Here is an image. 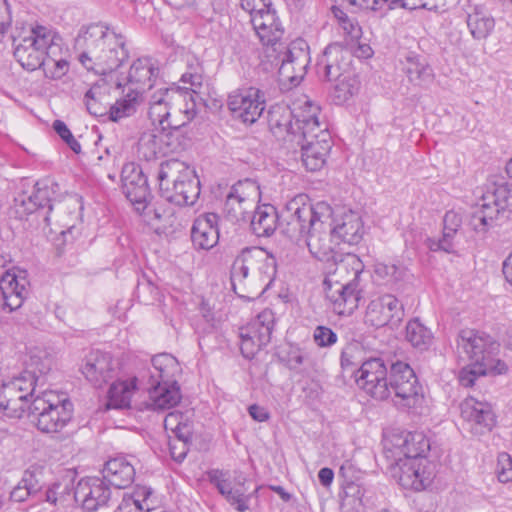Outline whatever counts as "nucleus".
<instances>
[{
  "label": "nucleus",
  "mask_w": 512,
  "mask_h": 512,
  "mask_svg": "<svg viewBox=\"0 0 512 512\" xmlns=\"http://www.w3.org/2000/svg\"><path fill=\"white\" fill-rule=\"evenodd\" d=\"M116 369L110 353L92 350L86 355L81 371L94 387L101 388L116 376Z\"/></svg>",
  "instance_id": "20"
},
{
  "label": "nucleus",
  "mask_w": 512,
  "mask_h": 512,
  "mask_svg": "<svg viewBox=\"0 0 512 512\" xmlns=\"http://www.w3.org/2000/svg\"><path fill=\"white\" fill-rule=\"evenodd\" d=\"M14 46V57L27 71H35L48 66L45 56L54 46L52 31L44 26L29 28L28 31L16 29L11 35Z\"/></svg>",
  "instance_id": "6"
},
{
  "label": "nucleus",
  "mask_w": 512,
  "mask_h": 512,
  "mask_svg": "<svg viewBox=\"0 0 512 512\" xmlns=\"http://www.w3.org/2000/svg\"><path fill=\"white\" fill-rule=\"evenodd\" d=\"M228 107L236 118L253 124L265 109V94L255 87L234 91L228 96Z\"/></svg>",
  "instance_id": "14"
},
{
  "label": "nucleus",
  "mask_w": 512,
  "mask_h": 512,
  "mask_svg": "<svg viewBox=\"0 0 512 512\" xmlns=\"http://www.w3.org/2000/svg\"><path fill=\"white\" fill-rule=\"evenodd\" d=\"M35 397V377L31 373H21L2 382L0 410L9 418L20 419L27 415Z\"/></svg>",
  "instance_id": "9"
},
{
  "label": "nucleus",
  "mask_w": 512,
  "mask_h": 512,
  "mask_svg": "<svg viewBox=\"0 0 512 512\" xmlns=\"http://www.w3.org/2000/svg\"><path fill=\"white\" fill-rule=\"evenodd\" d=\"M75 44L83 49L80 63L99 75L111 73L128 58L123 36L101 24L89 25L78 35Z\"/></svg>",
  "instance_id": "1"
},
{
  "label": "nucleus",
  "mask_w": 512,
  "mask_h": 512,
  "mask_svg": "<svg viewBox=\"0 0 512 512\" xmlns=\"http://www.w3.org/2000/svg\"><path fill=\"white\" fill-rule=\"evenodd\" d=\"M359 89V81L354 73L344 74L336 81L332 97L335 104L341 105L349 100Z\"/></svg>",
  "instance_id": "47"
},
{
  "label": "nucleus",
  "mask_w": 512,
  "mask_h": 512,
  "mask_svg": "<svg viewBox=\"0 0 512 512\" xmlns=\"http://www.w3.org/2000/svg\"><path fill=\"white\" fill-rule=\"evenodd\" d=\"M73 404L67 398H60L53 391L42 392L32 399L27 417L36 423L43 433L60 432L71 420Z\"/></svg>",
  "instance_id": "7"
},
{
  "label": "nucleus",
  "mask_w": 512,
  "mask_h": 512,
  "mask_svg": "<svg viewBox=\"0 0 512 512\" xmlns=\"http://www.w3.org/2000/svg\"><path fill=\"white\" fill-rule=\"evenodd\" d=\"M103 480L115 488L124 489L135 478V467L126 457L117 456L109 459L102 470Z\"/></svg>",
  "instance_id": "31"
},
{
  "label": "nucleus",
  "mask_w": 512,
  "mask_h": 512,
  "mask_svg": "<svg viewBox=\"0 0 512 512\" xmlns=\"http://www.w3.org/2000/svg\"><path fill=\"white\" fill-rule=\"evenodd\" d=\"M279 215L271 204L258 206L251 219L252 232L257 237H270L278 227Z\"/></svg>",
  "instance_id": "40"
},
{
  "label": "nucleus",
  "mask_w": 512,
  "mask_h": 512,
  "mask_svg": "<svg viewBox=\"0 0 512 512\" xmlns=\"http://www.w3.org/2000/svg\"><path fill=\"white\" fill-rule=\"evenodd\" d=\"M53 129L73 152L77 154L81 152L80 143L74 138L70 129L63 121L55 120L53 123Z\"/></svg>",
  "instance_id": "60"
},
{
  "label": "nucleus",
  "mask_w": 512,
  "mask_h": 512,
  "mask_svg": "<svg viewBox=\"0 0 512 512\" xmlns=\"http://www.w3.org/2000/svg\"><path fill=\"white\" fill-rule=\"evenodd\" d=\"M53 360L47 352L39 351L30 356L28 369L23 373H31L35 377V385L40 377L46 375L52 368Z\"/></svg>",
  "instance_id": "49"
},
{
  "label": "nucleus",
  "mask_w": 512,
  "mask_h": 512,
  "mask_svg": "<svg viewBox=\"0 0 512 512\" xmlns=\"http://www.w3.org/2000/svg\"><path fill=\"white\" fill-rule=\"evenodd\" d=\"M292 111L296 130L298 131V134H294V137L303 140L311 134L319 133V130H328L325 125L320 124L318 119L320 107L312 101L306 98L304 101L299 100L294 103Z\"/></svg>",
  "instance_id": "25"
},
{
  "label": "nucleus",
  "mask_w": 512,
  "mask_h": 512,
  "mask_svg": "<svg viewBox=\"0 0 512 512\" xmlns=\"http://www.w3.org/2000/svg\"><path fill=\"white\" fill-rule=\"evenodd\" d=\"M59 185L51 179L37 181L30 195L25 193L14 199L15 215L19 219L34 215L36 220L43 222V227L51 225V215L55 209L59 210L62 202Z\"/></svg>",
  "instance_id": "4"
},
{
  "label": "nucleus",
  "mask_w": 512,
  "mask_h": 512,
  "mask_svg": "<svg viewBox=\"0 0 512 512\" xmlns=\"http://www.w3.org/2000/svg\"><path fill=\"white\" fill-rule=\"evenodd\" d=\"M178 161L161 163L158 172L161 196L178 206L193 205L200 195V181L192 171H179Z\"/></svg>",
  "instance_id": "5"
},
{
  "label": "nucleus",
  "mask_w": 512,
  "mask_h": 512,
  "mask_svg": "<svg viewBox=\"0 0 512 512\" xmlns=\"http://www.w3.org/2000/svg\"><path fill=\"white\" fill-rule=\"evenodd\" d=\"M462 218L459 213L450 210L443 218V236L439 240L429 239L428 247L432 251H444L452 253L454 251L453 238L461 226Z\"/></svg>",
  "instance_id": "41"
},
{
  "label": "nucleus",
  "mask_w": 512,
  "mask_h": 512,
  "mask_svg": "<svg viewBox=\"0 0 512 512\" xmlns=\"http://www.w3.org/2000/svg\"><path fill=\"white\" fill-rule=\"evenodd\" d=\"M357 386L376 400H385L390 395L387 367L380 357H371L356 369Z\"/></svg>",
  "instance_id": "11"
},
{
  "label": "nucleus",
  "mask_w": 512,
  "mask_h": 512,
  "mask_svg": "<svg viewBox=\"0 0 512 512\" xmlns=\"http://www.w3.org/2000/svg\"><path fill=\"white\" fill-rule=\"evenodd\" d=\"M326 223L323 226L313 228L307 235L305 243L313 258L321 262H334L336 264L338 263L336 252L331 242L333 235L330 232V226H327Z\"/></svg>",
  "instance_id": "29"
},
{
  "label": "nucleus",
  "mask_w": 512,
  "mask_h": 512,
  "mask_svg": "<svg viewBox=\"0 0 512 512\" xmlns=\"http://www.w3.org/2000/svg\"><path fill=\"white\" fill-rule=\"evenodd\" d=\"M388 387L395 392L398 409L409 411L416 406V373L408 363L397 361L391 365Z\"/></svg>",
  "instance_id": "12"
},
{
  "label": "nucleus",
  "mask_w": 512,
  "mask_h": 512,
  "mask_svg": "<svg viewBox=\"0 0 512 512\" xmlns=\"http://www.w3.org/2000/svg\"><path fill=\"white\" fill-rule=\"evenodd\" d=\"M460 408L462 417L471 424L474 434L481 435L495 426L496 417L489 403L470 396L461 403Z\"/></svg>",
  "instance_id": "23"
},
{
  "label": "nucleus",
  "mask_w": 512,
  "mask_h": 512,
  "mask_svg": "<svg viewBox=\"0 0 512 512\" xmlns=\"http://www.w3.org/2000/svg\"><path fill=\"white\" fill-rule=\"evenodd\" d=\"M149 401L147 407L151 410H165L176 406L181 400L180 387L178 383L148 384Z\"/></svg>",
  "instance_id": "33"
},
{
  "label": "nucleus",
  "mask_w": 512,
  "mask_h": 512,
  "mask_svg": "<svg viewBox=\"0 0 512 512\" xmlns=\"http://www.w3.org/2000/svg\"><path fill=\"white\" fill-rule=\"evenodd\" d=\"M333 237L350 245L358 244L364 235V226L360 214L349 210L335 220L333 228H330Z\"/></svg>",
  "instance_id": "30"
},
{
  "label": "nucleus",
  "mask_w": 512,
  "mask_h": 512,
  "mask_svg": "<svg viewBox=\"0 0 512 512\" xmlns=\"http://www.w3.org/2000/svg\"><path fill=\"white\" fill-rule=\"evenodd\" d=\"M75 487L70 477H64L44 491V500L50 504L62 506L75 503L73 500Z\"/></svg>",
  "instance_id": "43"
},
{
  "label": "nucleus",
  "mask_w": 512,
  "mask_h": 512,
  "mask_svg": "<svg viewBox=\"0 0 512 512\" xmlns=\"http://www.w3.org/2000/svg\"><path fill=\"white\" fill-rule=\"evenodd\" d=\"M218 219L215 213H206L195 219L191 229V239L195 247L209 250L218 243Z\"/></svg>",
  "instance_id": "27"
},
{
  "label": "nucleus",
  "mask_w": 512,
  "mask_h": 512,
  "mask_svg": "<svg viewBox=\"0 0 512 512\" xmlns=\"http://www.w3.org/2000/svg\"><path fill=\"white\" fill-rule=\"evenodd\" d=\"M277 59L280 62L279 74L292 83H299L310 63L309 46L303 39H296L279 51Z\"/></svg>",
  "instance_id": "13"
},
{
  "label": "nucleus",
  "mask_w": 512,
  "mask_h": 512,
  "mask_svg": "<svg viewBox=\"0 0 512 512\" xmlns=\"http://www.w3.org/2000/svg\"><path fill=\"white\" fill-rule=\"evenodd\" d=\"M286 227L283 232L291 239H306L316 226H323L331 217L332 209L326 202L320 201L312 205L306 194H298L285 205Z\"/></svg>",
  "instance_id": "3"
},
{
  "label": "nucleus",
  "mask_w": 512,
  "mask_h": 512,
  "mask_svg": "<svg viewBox=\"0 0 512 512\" xmlns=\"http://www.w3.org/2000/svg\"><path fill=\"white\" fill-rule=\"evenodd\" d=\"M497 477L502 483L512 481V458L507 453H500L497 459Z\"/></svg>",
  "instance_id": "61"
},
{
  "label": "nucleus",
  "mask_w": 512,
  "mask_h": 512,
  "mask_svg": "<svg viewBox=\"0 0 512 512\" xmlns=\"http://www.w3.org/2000/svg\"><path fill=\"white\" fill-rule=\"evenodd\" d=\"M260 260L255 264L250 279L247 281L249 287L248 299H254L268 290L276 276V261L268 256L262 249Z\"/></svg>",
  "instance_id": "26"
},
{
  "label": "nucleus",
  "mask_w": 512,
  "mask_h": 512,
  "mask_svg": "<svg viewBox=\"0 0 512 512\" xmlns=\"http://www.w3.org/2000/svg\"><path fill=\"white\" fill-rule=\"evenodd\" d=\"M292 147H299L303 165L309 171H317L323 167L326 157L332 148V139L328 130H319L317 134L298 139L295 137Z\"/></svg>",
  "instance_id": "15"
},
{
  "label": "nucleus",
  "mask_w": 512,
  "mask_h": 512,
  "mask_svg": "<svg viewBox=\"0 0 512 512\" xmlns=\"http://www.w3.org/2000/svg\"><path fill=\"white\" fill-rule=\"evenodd\" d=\"M507 210L512 212V184H489L471 215L470 224L476 232L485 233L496 225L498 218Z\"/></svg>",
  "instance_id": "8"
},
{
  "label": "nucleus",
  "mask_w": 512,
  "mask_h": 512,
  "mask_svg": "<svg viewBox=\"0 0 512 512\" xmlns=\"http://www.w3.org/2000/svg\"><path fill=\"white\" fill-rule=\"evenodd\" d=\"M467 27L475 40L488 38L495 28V20L483 5H471L467 12Z\"/></svg>",
  "instance_id": "39"
},
{
  "label": "nucleus",
  "mask_w": 512,
  "mask_h": 512,
  "mask_svg": "<svg viewBox=\"0 0 512 512\" xmlns=\"http://www.w3.org/2000/svg\"><path fill=\"white\" fill-rule=\"evenodd\" d=\"M151 494L152 490L150 488L145 486L137 487L132 495H124L122 500H133V505L139 509V511L149 512L151 506L148 501Z\"/></svg>",
  "instance_id": "56"
},
{
  "label": "nucleus",
  "mask_w": 512,
  "mask_h": 512,
  "mask_svg": "<svg viewBox=\"0 0 512 512\" xmlns=\"http://www.w3.org/2000/svg\"><path fill=\"white\" fill-rule=\"evenodd\" d=\"M457 345L470 362L494 367L497 375L506 373L507 365L497 358L499 344L485 332L463 329L459 332Z\"/></svg>",
  "instance_id": "10"
},
{
  "label": "nucleus",
  "mask_w": 512,
  "mask_h": 512,
  "mask_svg": "<svg viewBox=\"0 0 512 512\" xmlns=\"http://www.w3.org/2000/svg\"><path fill=\"white\" fill-rule=\"evenodd\" d=\"M341 367L344 370L351 369V372L355 375L356 368L360 367L363 360L362 358V347L359 344L347 345L341 353Z\"/></svg>",
  "instance_id": "52"
},
{
  "label": "nucleus",
  "mask_w": 512,
  "mask_h": 512,
  "mask_svg": "<svg viewBox=\"0 0 512 512\" xmlns=\"http://www.w3.org/2000/svg\"><path fill=\"white\" fill-rule=\"evenodd\" d=\"M240 338H241V353L245 358L251 359L255 356V354L261 350L263 347L268 345V343H260V339L254 337L253 334L249 333L245 329L241 328L240 330Z\"/></svg>",
  "instance_id": "53"
},
{
  "label": "nucleus",
  "mask_w": 512,
  "mask_h": 512,
  "mask_svg": "<svg viewBox=\"0 0 512 512\" xmlns=\"http://www.w3.org/2000/svg\"><path fill=\"white\" fill-rule=\"evenodd\" d=\"M111 497V490L103 478L86 477L81 479L73 493V500L86 512H93L105 506Z\"/></svg>",
  "instance_id": "16"
},
{
  "label": "nucleus",
  "mask_w": 512,
  "mask_h": 512,
  "mask_svg": "<svg viewBox=\"0 0 512 512\" xmlns=\"http://www.w3.org/2000/svg\"><path fill=\"white\" fill-rule=\"evenodd\" d=\"M443 450L434 435H424L418 440V485L430 487L436 476Z\"/></svg>",
  "instance_id": "18"
},
{
  "label": "nucleus",
  "mask_w": 512,
  "mask_h": 512,
  "mask_svg": "<svg viewBox=\"0 0 512 512\" xmlns=\"http://www.w3.org/2000/svg\"><path fill=\"white\" fill-rule=\"evenodd\" d=\"M363 495L364 491L359 484L347 482L346 485L343 486L342 506L351 505L354 509H359L363 506Z\"/></svg>",
  "instance_id": "54"
},
{
  "label": "nucleus",
  "mask_w": 512,
  "mask_h": 512,
  "mask_svg": "<svg viewBox=\"0 0 512 512\" xmlns=\"http://www.w3.org/2000/svg\"><path fill=\"white\" fill-rule=\"evenodd\" d=\"M100 94L101 93L99 88H90L84 96V101L88 112L96 117H101L108 114V108L104 106L99 99Z\"/></svg>",
  "instance_id": "55"
},
{
  "label": "nucleus",
  "mask_w": 512,
  "mask_h": 512,
  "mask_svg": "<svg viewBox=\"0 0 512 512\" xmlns=\"http://www.w3.org/2000/svg\"><path fill=\"white\" fill-rule=\"evenodd\" d=\"M280 361L290 371L301 376H307L316 365L311 350L305 346L294 343L288 345Z\"/></svg>",
  "instance_id": "35"
},
{
  "label": "nucleus",
  "mask_w": 512,
  "mask_h": 512,
  "mask_svg": "<svg viewBox=\"0 0 512 512\" xmlns=\"http://www.w3.org/2000/svg\"><path fill=\"white\" fill-rule=\"evenodd\" d=\"M158 75V68H155L150 58H139L133 62L128 73V84L135 86L129 90L140 91V96L147 89L154 86Z\"/></svg>",
  "instance_id": "37"
},
{
  "label": "nucleus",
  "mask_w": 512,
  "mask_h": 512,
  "mask_svg": "<svg viewBox=\"0 0 512 512\" xmlns=\"http://www.w3.org/2000/svg\"><path fill=\"white\" fill-rule=\"evenodd\" d=\"M251 23L262 44L271 46L274 51H277L275 46L282 38L284 29L276 16V11L266 10L263 15H256Z\"/></svg>",
  "instance_id": "32"
},
{
  "label": "nucleus",
  "mask_w": 512,
  "mask_h": 512,
  "mask_svg": "<svg viewBox=\"0 0 512 512\" xmlns=\"http://www.w3.org/2000/svg\"><path fill=\"white\" fill-rule=\"evenodd\" d=\"M397 445L401 449L404 459H399L393 476L403 489L413 490L416 484V445L413 433H406L402 443Z\"/></svg>",
  "instance_id": "24"
},
{
  "label": "nucleus",
  "mask_w": 512,
  "mask_h": 512,
  "mask_svg": "<svg viewBox=\"0 0 512 512\" xmlns=\"http://www.w3.org/2000/svg\"><path fill=\"white\" fill-rule=\"evenodd\" d=\"M45 60H49L48 66H42L44 74L50 79H60L69 70V63L64 59L55 60L48 54Z\"/></svg>",
  "instance_id": "57"
},
{
  "label": "nucleus",
  "mask_w": 512,
  "mask_h": 512,
  "mask_svg": "<svg viewBox=\"0 0 512 512\" xmlns=\"http://www.w3.org/2000/svg\"><path fill=\"white\" fill-rule=\"evenodd\" d=\"M179 96L180 91L173 88H161L151 95L148 115L153 125L160 128L167 121L171 116V104Z\"/></svg>",
  "instance_id": "38"
},
{
  "label": "nucleus",
  "mask_w": 512,
  "mask_h": 512,
  "mask_svg": "<svg viewBox=\"0 0 512 512\" xmlns=\"http://www.w3.org/2000/svg\"><path fill=\"white\" fill-rule=\"evenodd\" d=\"M262 249L260 248H244L240 254L234 259L230 279L234 292L243 298L250 296L247 281L251 277L255 264L260 260Z\"/></svg>",
  "instance_id": "21"
},
{
  "label": "nucleus",
  "mask_w": 512,
  "mask_h": 512,
  "mask_svg": "<svg viewBox=\"0 0 512 512\" xmlns=\"http://www.w3.org/2000/svg\"><path fill=\"white\" fill-rule=\"evenodd\" d=\"M172 430L175 433V436L178 440L182 442L183 445V451H181L178 455L175 452V447L173 445L170 446V453L171 456L176 459L177 461H182L186 456L185 446L186 443L191 440V429L189 425L187 424H181L178 423L175 428H172Z\"/></svg>",
  "instance_id": "58"
},
{
  "label": "nucleus",
  "mask_w": 512,
  "mask_h": 512,
  "mask_svg": "<svg viewBox=\"0 0 512 512\" xmlns=\"http://www.w3.org/2000/svg\"><path fill=\"white\" fill-rule=\"evenodd\" d=\"M391 321L389 311L385 310L381 302L376 298L367 306L365 322L376 328L383 327Z\"/></svg>",
  "instance_id": "51"
},
{
  "label": "nucleus",
  "mask_w": 512,
  "mask_h": 512,
  "mask_svg": "<svg viewBox=\"0 0 512 512\" xmlns=\"http://www.w3.org/2000/svg\"><path fill=\"white\" fill-rule=\"evenodd\" d=\"M138 153L147 161L165 156L160 132L145 131L138 140Z\"/></svg>",
  "instance_id": "46"
},
{
  "label": "nucleus",
  "mask_w": 512,
  "mask_h": 512,
  "mask_svg": "<svg viewBox=\"0 0 512 512\" xmlns=\"http://www.w3.org/2000/svg\"><path fill=\"white\" fill-rule=\"evenodd\" d=\"M164 155L178 153L183 151L187 145V138L182 130L159 129Z\"/></svg>",
  "instance_id": "48"
},
{
  "label": "nucleus",
  "mask_w": 512,
  "mask_h": 512,
  "mask_svg": "<svg viewBox=\"0 0 512 512\" xmlns=\"http://www.w3.org/2000/svg\"><path fill=\"white\" fill-rule=\"evenodd\" d=\"M23 485H25L27 491L31 494V496L43 495L42 492V484L34 471L27 470L24 473L23 478L21 479Z\"/></svg>",
  "instance_id": "64"
},
{
  "label": "nucleus",
  "mask_w": 512,
  "mask_h": 512,
  "mask_svg": "<svg viewBox=\"0 0 512 512\" xmlns=\"http://www.w3.org/2000/svg\"><path fill=\"white\" fill-rule=\"evenodd\" d=\"M136 382V377H132L126 380H117L113 382L108 391L107 408H129L132 395L137 388Z\"/></svg>",
  "instance_id": "42"
},
{
  "label": "nucleus",
  "mask_w": 512,
  "mask_h": 512,
  "mask_svg": "<svg viewBox=\"0 0 512 512\" xmlns=\"http://www.w3.org/2000/svg\"><path fill=\"white\" fill-rule=\"evenodd\" d=\"M378 273H384L386 276H390L395 281L406 280L409 277H413V274L408 275V268L405 265H384L377 268Z\"/></svg>",
  "instance_id": "63"
},
{
  "label": "nucleus",
  "mask_w": 512,
  "mask_h": 512,
  "mask_svg": "<svg viewBox=\"0 0 512 512\" xmlns=\"http://www.w3.org/2000/svg\"><path fill=\"white\" fill-rule=\"evenodd\" d=\"M141 101L140 91L129 90L123 98L118 99L108 108L109 119L117 122L133 115Z\"/></svg>",
  "instance_id": "45"
},
{
  "label": "nucleus",
  "mask_w": 512,
  "mask_h": 512,
  "mask_svg": "<svg viewBox=\"0 0 512 512\" xmlns=\"http://www.w3.org/2000/svg\"><path fill=\"white\" fill-rule=\"evenodd\" d=\"M207 476L210 483L213 484L218 489L221 495L230 493V489L232 487L230 481L226 477V472L219 469H213L208 471Z\"/></svg>",
  "instance_id": "62"
},
{
  "label": "nucleus",
  "mask_w": 512,
  "mask_h": 512,
  "mask_svg": "<svg viewBox=\"0 0 512 512\" xmlns=\"http://www.w3.org/2000/svg\"><path fill=\"white\" fill-rule=\"evenodd\" d=\"M349 52L339 43L328 45L318 58L316 69L320 78L338 81L344 74L353 73L349 69Z\"/></svg>",
  "instance_id": "19"
},
{
  "label": "nucleus",
  "mask_w": 512,
  "mask_h": 512,
  "mask_svg": "<svg viewBox=\"0 0 512 512\" xmlns=\"http://www.w3.org/2000/svg\"><path fill=\"white\" fill-rule=\"evenodd\" d=\"M122 190L127 199L144 209L151 196L147 177L142 168L135 163H127L121 172Z\"/></svg>",
  "instance_id": "22"
},
{
  "label": "nucleus",
  "mask_w": 512,
  "mask_h": 512,
  "mask_svg": "<svg viewBox=\"0 0 512 512\" xmlns=\"http://www.w3.org/2000/svg\"><path fill=\"white\" fill-rule=\"evenodd\" d=\"M152 367L149 369L148 383H177L176 376L181 368L178 360L171 354L161 353L151 359Z\"/></svg>",
  "instance_id": "36"
},
{
  "label": "nucleus",
  "mask_w": 512,
  "mask_h": 512,
  "mask_svg": "<svg viewBox=\"0 0 512 512\" xmlns=\"http://www.w3.org/2000/svg\"><path fill=\"white\" fill-rule=\"evenodd\" d=\"M337 339V334L329 327L319 325L314 329L313 340L318 347H331Z\"/></svg>",
  "instance_id": "59"
},
{
  "label": "nucleus",
  "mask_w": 512,
  "mask_h": 512,
  "mask_svg": "<svg viewBox=\"0 0 512 512\" xmlns=\"http://www.w3.org/2000/svg\"><path fill=\"white\" fill-rule=\"evenodd\" d=\"M275 326V315L272 310H262L246 327V331L260 339V343H270L271 335Z\"/></svg>",
  "instance_id": "44"
},
{
  "label": "nucleus",
  "mask_w": 512,
  "mask_h": 512,
  "mask_svg": "<svg viewBox=\"0 0 512 512\" xmlns=\"http://www.w3.org/2000/svg\"><path fill=\"white\" fill-rule=\"evenodd\" d=\"M487 374H497L494 367H488L484 364H475L470 362L459 372V382L464 387H472L476 379Z\"/></svg>",
  "instance_id": "50"
},
{
  "label": "nucleus",
  "mask_w": 512,
  "mask_h": 512,
  "mask_svg": "<svg viewBox=\"0 0 512 512\" xmlns=\"http://www.w3.org/2000/svg\"><path fill=\"white\" fill-rule=\"evenodd\" d=\"M256 187L248 180L239 181L233 185L226 196L224 209L226 213L236 221L244 219L246 205L251 201V192H255Z\"/></svg>",
  "instance_id": "34"
},
{
  "label": "nucleus",
  "mask_w": 512,
  "mask_h": 512,
  "mask_svg": "<svg viewBox=\"0 0 512 512\" xmlns=\"http://www.w3.org/2000/svg\"><path fill=\"white\" fill-rule=\"evenodd\" d=\"M363 270L361 259L348 253L336 263L335 271L324 278L325 296L336 314L349 315L358 307L359 279Z\"/></svg>",
  "instance_id": "2"
},
{
  "label": "nucleus",
  "mask_w": 512,
  "mask_h": 512,
  "mask_svg": "<svg viewBox=\"0 0 512 512\" xmlns=\"http://www.w3.org/2000/svg\"><path fill=\"white\" fill-rule=\"evenodd\" d=\"M0 290L4 307L12 312L20 308L30 292V281L26 270L8 269L0 279Z\"/></svg>",
  "instance_id": "17"
},
{
  "label": "nucleus",
  "mask_w": 512,
  "mask_h": 512,
  "mask_svg": "<svg viewBox=\"0 0 512 512\" xmlns=\"http://www.w3.org/2000/svg\"><path fill=\"white\" fill-rule=\"evenodd\" d=\"M293 111L286 105H274L268 111V125L271 132L278 138H282L285 142L293 145L296 138L294 134H298L295 123L293 122Z\"/></svg>",
  "instance_id": "28"
}]
</instances>
